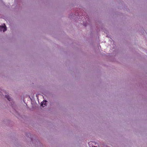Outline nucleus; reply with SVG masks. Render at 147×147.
Here are the masks:
<instances>
[{
  "instance_id": "nucleus-1",
  "label": "nucleus",
  "mask_w": 147,
  "mask_h": 147,
  "mask_svg": "<svg viewBox=\"0 0 147 147\" xmlns=\"http://www.w3.org/2000/svg\"><path fill=\"white\" fill-rule=\"evenodd\" d=\"M32 142L34 144V145L36 147H41L42 145V143L38 140H35L33 139V142Z\"/></svg>"
},
{
  "instance_id": "nucleus-2",
  "label": "nucleus",
  "mask_w": 147,
  "mask_h": 147,
  "mask_svg": "<svg viewBox=\"0 0 147 147\" xmlns=\"http://www.w3.org/2000/svg\"><path fill=\"white\" fill-rule=\"evenodd\" d=\"M71 14L72 15H71V18H73V17L78 18V17H76L77 16H80L81 15L80 14H81V13H79V11H78V10L76 11L75 13H71ZM70 18H71V17H70Z\"/></svg>"
},
{
  "instance_id": "nucleus-3",
  "label": "nucleus",
  "mask_w": 147,
  "mask_h": 147,
  "mask_svg": "<svg viewBox=\"0 0 147 147\" xmlns=\"http://www.w3.org/2000/svg\"><path fill=\"white\" fill-rule=\"evenodd\" d=\"M14 114L15 116L20 119H21L22 118V116L20 115V113L15 110H14Z\"/></svg>"
},
{
  "instance_id": "nucleus-4",
  "label": "nucleus",
  "mask_w": 147,
  "mask_h": 147,
  "mask_svg": "<svg viewBox=\"0 0 147 147\" xmlns=\"http://www.w3.org/2000/svg\"><path fill=\"white\" fill-rule=\"evenodd\" d=\"M7 30V28L5 24H4V26L0 25V31H3V32H5Z\"/></svg>"
},
{
  "instance_id": "nucleus-5",
  "label": "nucleus",
  "mask_w": 147,
  "mask_h": 147,
  "mask_svg": "<svg viewBox=\"0 0 147 147\" xmlns=\"http://www.w3.org/2000/svg\"><path fill=\"white\" fill-rule=\"evenodd\" d=\"M25 134L26 136L28 138V140H31L32 142H33V139L31 137L30 134L29 133H26Z\"/></svg>"
},
{
  "instance_id": "nucleus-6",
  "label": "nucleus",
  "mask_w": 147,
  "mask_h": 147,
  "mask_svg": "<svg viewBox=\"0 0 147 147\" xmlns=\"http://www.w3.org/2000/svg\"><path fill=\"white\" fill-rule=\"evenodd\" d=\"M47 101L46 100H44L43 101L41 102L40 104V106L43 107L47 106Z\"/></svg>"
},
{
  "instance_id": "nucleus-7",
  "label": "nucleus",
  "mask_w": 147,
  "mask_h": 147,
  "mask_svg": "<svg viewBox=\"0 0 147 147\" xmlns=\"http://www.w3.org/2000/svg\"><path fill=\"white\" fill-rule=\"evenodd\" d=\"M10 121L9 120H4V123L6 124L7 125H8L9 124V123H10Z\"/></svg>"
}]
</instances>
